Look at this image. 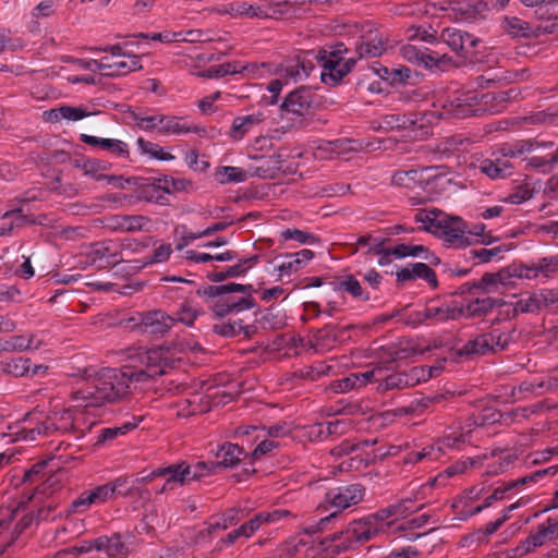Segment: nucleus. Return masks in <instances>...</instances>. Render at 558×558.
<instances>
[{
    "instance_id": "obj_1",
    "label": "nucleus",
    "mask_w": 558,
    "mask_h": 558,
    "mask_svg": "<svg viewBox=\"0 0 558 558\" xmlns=\"http://www.w3.org/2000/svg\"><path fill=\"white\" fill-rule=\"evenodd\" d=\"M84 387L73 395L76 407H100L131 393V373L109 367H88L82 373Z\"/></svg>"
},
{
    "instance_id": "obj_2",
    "label": "nucleus",
    "mask_w": 558,
    "mask_h": 558,
    "mask_svg": "<svg viewBox=\"0 0 558 558\" xmlns=\"http://www.w3.org/2000/svg\"><path fill=\"white\" fill-rule=\"evenodd\" d=\"M345 48L342 44L335 48L324 49L315 53L307 51L303 57H298L281 65L280 77L286 82L302 81L311 74L314 70V60L323 66L322 81L325 84L335 85L339 83L354 66L355 60L353 58H344Z\"/></svg>"
},
{
    "instance_id": "obj_3",
    "label": "nucleus",
    "mask_w": 558,
    "mask_h": 558,
    "mask_svg": "<svg viewBox=\"0 0 558 558\" xmlns=\"http://www.w3.org/2000/svg\"><path fill=\"white\" fill-rule=\"evenodd\" d=\"M478 97L474 92H456L440 105V108L434 106V109L425 112L420 118L410 121L408 136L423 140L427 137L432 130L430 124L434 120L446 118H466L477 111Z\"/></svg>"
},
{
    "instance_id": "obj_4",
    "label": "nucleus",
    "mask_w": 558,
    "mask_h": 558,
    "mask_svg": "<svg viewBox=\"0 0 558 558\" xmlns=\"http://www.w3.org/2000/svg\"><path fill=\"white\" fill-rule=\"evenodd\" d=\"M414 219L425 231L450 245L464 247L472 243L466 235V226L459 217H451L440 210L432 209L417 211Z\"/></svg>"
},
{
    "instance_id": "obj_5",
    "label": "nucleus",
    "mask_w": 558,
    "mask_h": 558,
    "mask_svg": "<svg viewBox=\"0 0 558 558\" xmlns=\"http://www.w3.org/2000/svg\"><path fill=\"white\" fill-rule=\"evenodd\" d=\"M213 10L235 17L281 19L288 13L289 2H219Z\"/></svg>"
},
{
    "instance_id": "obj_6",
    "label": "nucleus",
    "mask_w": 558,
    "mask_h": 558,
    "mask_svg": "<svg viewBox=\"0 0 558 558\" xmlns=\"http://www.w3.org/2000/svg\"><path fill=\"white\" fill-rule=\"evenodd\" d=\"M70 430H81L83 433L78 420L68 409L53 410L45 422L34 428H29L26 432L25 438L35 440L38 436H49L53 433H66Z\"/></svg>"
},
{
    "instance_id": "obj_7",
    "label": "nucleus",
    "mask_w": 558,
    "mask_h": 558,
    "mask_svg": "<svg viewBox=\"0 0 558 558\" xmlns=\"http://www.w3.org/2000/svg\"><path fill=\"white\" fill-rule=\"evenodd\" d=\"M124 245L126 244L111 240L94 244L87 253L85 262H81L82 268L95 267L104 269L120 264L124 260L120 250Z\"/></svg>"
},
{
    "instance_id": "obj_8",
    "label": "nucleus",
    "mask_w": 558,
    "mask_h": 558,
    "mask_svg": "<svg viewBox=\"0 0 558 558\" xmlns=\"http://www.w3.org/2000/svg\"><path fill=\"white\" fill-rule=\"evenodd\" d=\"M102 50L110 52V56L102 58V75L120 76L141 69L138 57L124 53L120 45L106 47Z\"/></svg>"
},
{
    "instance_id": "obj_9",
    "label": "nucleus",
    "mask_w": 558,
    "mask_h": 558,
    "mask_svg": "<svg viewBox=\"0 0 558 558\" xmlns=\"http://www.w3.org/2000/svg\"><path fill=\"white\" fill-rule=\"evenodd\" d=\"M364 497V488L360 484H351L330 489L325 497V501L335 512L320 519L319 523L323 524L336 517V513L342 511L351 506L357 505Z\"/></svg>"
},
{
    "instance_id": "obj_10",
    "label": "nucleus",
    "mask_w": 558,
    "mask_h": 558,
    "mask_svg": "<svg viewBox=\"0 0 558 558\" xmlns=\"http://www.w3.org/2000/svg\"><path fill=\"white\" fill-rule=\"evenodd\" d=\"M509 343L508 335L494 330L489 333L480 335L469 340L460 350L461 354H487L497 350H504Z\"/></svg>"
},
{
    "instance_id": "obj_11",
    "label": "nucleus",
    "mask_w": 558,
    "mask_h": 558,
    "mask_svg": "<svg viewBox=\"0 0 558 558\" xmlns=\"http://www.w3.org/2000/svg\"><path fill=\"white\" fill-rule=\"evenodd\" d=\"M252 288L247 293L234 295L235 292H226L211 304V310L217 317H225L229 314L240 313L253 308L255 302L251 296Z\"/></svg>"
},
{
    "instance_id": "obj_12",
    "label": "nucleus",
    "mask_w": 558,
    "mask_h": 558,
    "mask_svg": "<svg viewBox=\"0 0 558 558\" xmlns=\"http://www.w3.org/2000/svg\"><path fill=\"white\" fill-rule=\"evenodd\" d=\"M163 353L162 349L149 350L146 353L148 367L145 371L141 369L135 372L130 367L122 369L131 373V387L135 384L146 383L148 379L165 373L163 364H166V359L163 357Z\"/></svg>"
},
{
    "instance_id": "obj_13",
    "label": "nucleus",
    "mask_w": 558,
    "mask_h": 558,
    "mask_svg": "<svg viewBox=\"0 0 558 558\" xmlns=\"http://www.w3.org/2000/svg\"><path fill=\"white\" fill-rule=\"evenodd\" d=\"M462 315V310H459L449 304L430 305L418 311L412 315L413 324L420 325L426 322L432 324H439L450 319H457Z\"/></svg>"
},
{
    "instance_id": "obj_14",
    "label": "nucleus",
    "mask_w": 558,
    "mask_h": 558,
    "mask_svg": "<svg viewBox=\"0 0 558 558\" xmlns=\"http://www.w3.org/2000/svg\"><path fill=\"white\" fill-rule=\"evenodd\" d=\"M106 227L116 232H149L151 221L145 216H110L106 220Z\"/></svg>"
},
{
    "instance_id": "obj_15",
    "label": "nucleus",
    "mask_w": 558,
    "mask_h": 558,
    "mask_svg": "<svg viewBox=\"0 0 558 558\" xmlns=\"http://www.w3.org/2000/svg\"><path fill=\"white\" fill-rule=\"evenodd\" d=\"M469 433L470 429L460 433L451 432L446 434L436 447L435 445H432L430 447L424 448L421 451L411 452V456L417 457V460H423L427 457H429L432 460H437L446 451V449L456 448L459 447L460 444L465 442Z\"/></svg>"
},
{
    "instance_id": "obj_16",
    "label": "nucleus",
    "mask_w": 558,
    "mask_h": 558,
    "mask_svg": "<svg viewBox=\"0 0 558 558\" xmlns=\"http://www.w3.org/2000/svg\"><path fill=\"white\" fill-rule=\"evenodd\" d=\"M186 473L187 464L182 462L179 464H172L168 468L157 469L149 474L147 480H151L153 477L156 476L166 477V482L159 490V493H165L167 490L174 489L178 485L182 486L189 484L191 481L190 476Z\"/></svg>"
},
{
    "instance_id": "obj_17",
    "label": "nucleus",
    "mask_w": 558,
    "mask_h": 558,
    "mask_svg": "<svg viewBox=\"0 0 558 558\" xmlns=\"http://www.w3.org/2000/svg\"><path fill=\"white\" fill-rule=\"evenodd\" d=\"M345 533L348 538H354L360 543L368 542L380 534H385L376 519H373L372 515L354 521L350 524Z\"/></svg>"
},
{
    "instance_id": "obj_18",
    "label": "nucleus",
    "mask_w": 558,
    "mask_h": 558,
    "mask_svg": "<svg viewBox=\"0 0 558 558\" xmlns=\"http://www.w3.org/2000/svg\"><path fill=\"white\" fill-rule=\"evenodd\" d=\"M311 94L305 89H296L290 93L281 105L282 117L289 114L298 119L305 116L311 106Z\"/></svg>"
},
{
    "instance_id": "obj_19",
    "label": "nucleus",
    "mask_w": 558,
    "mask_h": 558,
    "mask_svg": "<svg viewBox=\"0 0 558 558\" xmlns=\"http://www.w3.org/2000/svg\"><path fill=\"white\" fill-rule=\"evenodd\" d=\"M175 319L162 311L146 313L141 319V327L145 332L163 335L174 325Z\"/></svg>"
},
{
    "instance_id": "obj_20",
    "label": "nucleus",
    "mask_w": 558,
    "mask_h": 558,
    "mask_svg": "<svg viewBox=\"0 0 558 558\" xmlns=\"http://www.w3.org/2000/svg\"><path fill=\"white\" fill-rule=\"evenodd\" d=\"M314 257V253L311 250H301L296 253L288 254L278 264L277 270L280 277L291 276L303 269Z\"/></svg>"
},
{
    "instance_id": "obj_21",
    "label": "nucleus",
    "mask_w": 558,
    "mask_h": 558,
    "mask_svg": "<svg viewBox=\"0 0 558 558\" xmlns=\"http://www.w3.org/2000/svg\"><path fill=\"white\" fill-rule=\"evenodd\" d=\"M408 500L390 505L375 514L373 519H376L380 529L386 533L387 530L398 520L407 517L411 510L407 507Z\"/></svg>"
},
{
    "instance_id": "obj_22",
    "label": "nucleus",
    "mask_w": 558,
    "mask_h": 558,
    "mask_svg": "<svg viewBox=\"0 0 558 558\" xmlns=\"http://www.w3.org/2000/svg\"><path fill=\"white\" fill-rule=\"evenodd\" d=\"M396 276L398 281L415 280L420 278L425 280L432 287L437 286V279L434 270L424 263L410 264L397 271Z\"/></svg>"
},
{
    "instance_id": "obj_23",
    "label": "nucleus",
    "mask_w": 558,
    "mask_h": 558,
    "mask_svg": "<svg viewBox=\"0 0 558 558\" xmlns=\"http://www.w3.org/2000/svg\"><path fill=\"white\" fill-rule=\"evenodd\" d=\"M81 141L93 147H99L102 150L110 151L118 157H128L129 148L128 145L116 138H102L93 135L82 134Z\"/></svg>"
},
{
    "instance_id": "obj_24",
    "label": "nucleus",
    "mask_w": 558,
    "mask_h": 558,
    "mask_svg": "<svg viewBox=\"0 0 558 558\" xmlns=\"http://www.w3.org/2000/svg\"><path fill=\"white\" fill-rule=\"evenodd\" d=\"M96 551L99 554L97 558H125L128 555L126 547L118 536L97 538Z\"/></svg>"
},
{
    "instance_id": "obj_25",
    "label": "nucleus",
    "mask_w": 558,
    "mask_h": 558,
    "mask_svg": "<svg viewBox=\"0 0 558 558\" xmlns=\"http://www.w3.org/2000/svg\"><path fill=\"white\" fill-rule=\"evenodd\" d=\"M440 40L457 52L464 50L468 46L474 47L477 41L470 34L457 28H445L440 34Z\"/></svg>"
},
{
    "instance_id": "obj_26",
    "label": "nucleus",
    "mask_w": 558,
    "mask_h": 558,
    "mask_svg": "<svg viewBox=\"0 0 558 558\" xmlns=\"http://www.w3.org/2000/svg\"><path fill=\"white\" fill-rule=\"evenodd\" d=\"M265 120L263 112L238 117L233 120L230 135L232 138L242 140L248 132L259 125Z\"/></svg>"
},
{
    "instance_id": "obj_27",
    "label": "nucleus",
    "mask_w": 558,
    "mask_h": 558,
    "mask_svg": "<svg viewBox=\"0 0 558 558\" xmlns=\"http://www.w3.org/2000/svg\"><path fill=\"white\" fill-rule=\"evenodd\" d=\"M20 515V508L1 507L0 508V539L11 544L16 539L14 532V521Z\"/></svg>"
},
{
    "instance_id": "obj_28",
    "label": "nucleus",
    "mask_w": 558,
    "mask_h": 558,
    "mask_svg": "<svg viewBox=\"0 0 558 558\" xmlns=\"http://www.w3.org/2000/svg\"><path fill=\"white\" fill-rule=\"evenodd\" d=\"M481 172L493 180L504 179L511 174L512 165L508 159L496 158L495 160L485 159L480 163Z\"/></svg>"
},
{
    "instance_id": "obj_29",
    "label": "nucleus",
    "mask_w": 558,
    "mask_h": 558,
    "mask_svg": "<svg viewBox=\"0 0 558 558\" xmlns=\"http://www.w3.org/2000/svg\"><path fill=\"white\" fill-rule=\"evenodd\" d=\"M452 11L458 13V19L464 21H476L484 19L487 11V2H453Z\"/></svg>"
},
{
    "instance_id": "obj_30",
    "label": "nucleus",
    "mask_w": 558,
    "mask_h": 558,
    "mask_svg": "<svg viewBox=\"0 0 558 558\" xmlns=\"http://www.w3.org/2000/svg\"><path fill=\"white\" fill-rule=\"evenodd\" d=\"M196 132H198V128L189 124L183 118L163 114L160 134L183 135Z\"/></svg>"
},
{
    "instance_id": "obj_31",
    "label": "nucleus",
    "mask_w": 558,
    "mask_h": 558,
    "mask_svg": "<svg viewBox=\"0 0 558 558\" xmlns=\"http://www.w3.org/2000/svg\"><path fill=\"white\" fill-rule=\"evenodd\" d=\"M216 457L218 459L217 468H233L245 457V453L238 445L229 442L220 447Z\"/></svg>"
},
{
    "instance_id": "obj_32",
    "label": "nucleus",
    "mask_w": 558,
    "mask_h": 558,
    "mask_svg": "<svg viewBox=\"0 0 558 558\" xmlns=\"http://www.w3.org/2000/svg\"><path fill=\"white\" fill-rule=\"evenodd\" d=\"M250 289H251V286H244V284H240V283L230 282V283L221 284V286H209L203 290H198L197 293L208 300H214V302H215L222 294H226V292L247 293Z\"/></svg>"
},
{
    "instance_id": "obj_33",
    "label": "nucleus",
    "mask_w": 558,
    "mask_h": 558,
    "mask_svg": "<svg viewBox=\"0 0 558 558\" xmlns=\"http://www.w3.org/2000/svg\"><path fill=\"white\" fill-rule=\"evenodd\" d=\"M215 179L220 184L241 183L247 179V172L240 167L220 166L215 170Z\"/></svg>"
},
{
    "instance_id": "obj_34",
    "label": "nucleus",
    "mask_w": 558,
    "mask_h": 558,
    "mask_svg": "<svg viewBox=\"0 0 558 558\" xmlns=\"http://www.w3.org/2000/svg\"><path fill=\"white\" fill-rule=\"evenodd\" d=\"M385 253H386V255L392 254L396 256V258H404L408 256H412V257H423V258L432 262V259L427 256V248L424 245H420V244L401 243L391 248H387L385 251Z\"/></svg>"
},
{
    "instance_id": "obj_35",
    "label": "nucleus",
    "mask_w": 558,
    "mask_h": 558,
    "mask_svg": "<svg viewBox=\"0 0 558 558\" xmlns=\"http://www.w3.org/2000/svg\"><path fill=\"white\" fill-rule=\"evenodd\" d=\"M504 301L501 299H492V298H483L475 299L468 303V305L462 310V315L466 314L469 316H480L482 314L487 313L495 306H502Z\"/></svg>"
},
{
    "instance_id": "obj_36",
    "label": "nucleus",
    "mask_w": 558,
    "mask_h": 558,
    "mask_svg": "<svg viewBox=\"0 0 558 558\" xmlns=\"http://www.w3.org/2000/svg\"><path fill=\"white\" fill-rule=\"evenodd\" d=\"M256 432L255 439H260L263 437L268 436L267 439H275L277 440L280 437L287 436L290 434V428L286 423L276 424L274 426L268 427L267 429H258L257 427H246V428H240L239 433L243 435H248L250 432Z\"/></svg>"
},
{
    "instance_id": "obj_37",
    "label": "nucleus",
    "mask_w": 558,
    "mask_h": 558,
    "mask_svg": "<svg viewBox=\"0 0 558 558\" xmlns=\"http://www.w3.org/2000/svg\"><path fill=\"white\" fill-rule=\"evenodd\" d=\"M136 145L141 149L142 154H145L153 159L161 161H171L175 159V157L171 153L165 150L158 144L145 141L142 137L137 138Z\"/></svg>"
},
{
    "instance_id": "obj_38",
    "label": "nucleus",
    "mask_w": 558,
    "mask_h": 558,
    "mask_svg": "<svg viewBox=\"0 0 558 558\" xmlns=\"http://www.w3.org/2000/svg\"><path fill=\"white\" fill-rule=\"evenodd\" d=\"M386 50V44L381 36L377 34L371 37L368 41H363L359 47L357 51L360 57H379Z\"/></svg>"
},
{
    "instance_id": "obj_39",
    "label": "nucleus",
    "mask_w": 558,
    "mask_h": 558,
    "mask_svg": "<svg viewBox=\"0 0 558 558\" xmlns=\"http://www.w3.org/2000/svg\"><path fill=\"white\" fill-rule=\"evenodd\" d=\"M124 481L121 478L116 480L114 482L107 483L100 486H97L92 489L94 494V498L97 505H101L109 499L113 498L116 492L119 487L123 485Z\"/></svg>"
},
{
    "instance_id": "obj_40",
    "label": "nucleus",
    "mask_w": 558,
    "mask_h": 558,
    "mask_svg": "<svg viewBox=\"0 0 558 558\" xmlns=\"http://www.w3.org/2000/svg\"><path fill=\"white\" fill-rule=\"evenodd\" d=\"M135 124L143 131L146 132H158L160 133L163 114H136L134 117Z\"/></svg>"
},
{
    "instance_id": "obj_41",
    "label": "nucleus",
    "mask_w": 558,
    "mask_h": 558,
    "mask_svg": "<svg viewBox=\"0 0 558 558\" xmlns=\"http://www.w3.org/2000/svg\"><path fill=\"white\" fill-rule=\"evenodd\" d=\"M202 314V310L192 302H183L178 312L175 322L192 326L195 319Z\"/></svg>"
},
{
    "instance_id": "obj_42",
    "label": "nucleus",
    "mask_w": 558,
    "mask_h": 558,
    "mask_svg": "<svg viewBox=\"0 0 558 558\" xmlns=\"http://www.w3.org/2000/svg\"><path fill=\"white\" fill-rule=\"evenodd\" d=\"M439 373L438 367H427V366H417L411 368L409 372H407V377L409 380V386H415L420 383L427 381L430 379L435 374Z\"/></svg>"
},
{
    "instance_id": "obj_43",
    "label": "nucleus",
    "mask_w": 558,
    "mask_h": 558,
    "mask_svg": "<svg viewBox=\"0 0 558 558\" xmlns=\"http://www.w3.org/2000/svg\"><path fill=\"white\" fill-rule=\"evenodd\" d=\"M519 485V482H515V481H512V482H509L507 485H505L504 487H497L494 489V492L487 496L483 502V505L481 506H477L476 508H474V510H472V514H476V513H480L483 509L485 508H488L490 506L494 505V502L498 501V500H501L505 496V494L517 487Z\"/></svg>"
},
{
    "instance_id": "obj_44",
    "label": "nucleus",
    "mask_w": 558,
    "mask_h": 558,
    "mask_svg": "<svg viewBox=\"0 0 558 558\" xmlns=\"http://www.w3.org/2000/svg\"><path fill=\"white\" fill-rule=\"evenodd\" d=\"M420 179V171L415 169L396 171L392 174V183L398 186L413 187Z\"/></svg>"
},
{
    "instance_id": "obj_45",
    "label": "nucleus",
    "mask_w": 558,
    "mask_h": 558,
    "mask_svg": "<svg viewBox=\"0 0 558 558\" xmlns=\"http://www.w3.org/2000/svg\"><path fill=\"white\" fill-rule=\"evenodd\" d=\"M383 377V367L376 366L373 369L363 373H352L353 385L362 388L372 381H379Z\"/></svg>"
},
{
    "instance_id": "obj_46",
    "label": "nucleus",
    "mask_w": 558,
    "mask_h": 558,
    "mask_svg": "<svg viewBox=\"0 0 558 558\" xmlns=\"http://www.w3.org/2000/svg\"><path fill=\"white\" fill-rule=\"evenodd\" d=\"M409 386L407 373H397L387 376L379 385L378 390L402 389Z\"/></svg>"
},
{
    "instance_id": "obj_47",
    "label": "nucleus",
    "mask_w": 558,
    "mask_h": 558,
    "mask_svg": "<svg viewBox=\"0 0 558 558\" xmlns=\"http://www.w3.org/2000/svg\"><path fill=\"white\" fill-rule=\"evenodd\" d=\"M336 290L345 291L357 299H368V296L363 295V290L360 282L352 276L336 282Z\"/></svg>"
},
{
    "instance_id": "obj_48",
    "label": "nucleus",
    "mask_w": 558,
    "mask_h": 558,
    "mask_svg": "<svg viewBox=\"0 0 558 558\" xmlns=\"http://www.w3.org/2000/svg\"><path fill=\"white\" fill-rule=\"evenodd\" d=\"M534 144L531 142H518L510 145H505L501 148L502 158H518L523 156L525 153H529L533 149Z\"/></svg>"
},
{
    "instance_id": "obj_49",
    "label": "nucleus",
    "mask_w": 558,
    "mask_h": 558,
    "mask_svg": "<svg viewBox=\"0 0 558 558\" xmlns=\"http://www.w3.org/2000/svg\"><path fill=\"white\" fill-rule=\"evenodd\" d=\"M216 463L197 462L194 465L187 464V475L190 481H197L204 476L213 474L216 470Z\"/></svg>"
},
{
    "instance_id": "obj_50",
    "label": "nucleus",
    "mask_w": 558,
    "mask_h": 558,
    "mask_svg": "<svg viewBox=\"0 0 558 558\" xmlns=\"http://www.w3.org/2000/svg\"><path fill=\"white\" fill-rule=\"evenodd\" d=\"M4 369L16 377L29 375L31 361L28 359L23 357L13 359L5 364Z\"/></svg>"
},
{
    "instance_id": "obj_51",
    "label": "nucleus",
    "mask_w": 558,
    "mask_h": 558,
    "mask_svg": "<svg viewBox=\"0 0 558 558\" xmlns=\"http://www.w3.org/2000/svg\"><path fill=\"white\" fill-rule=\"evenodd\" d=\"M332 149L336 157H344L351 151H356L361 148V144L349 138H339L331 141Z\"/></svg>"
},
{
    "instance_id": "obj_52",
    "label": "nucleus",
    "mask_w": 558,
    "mask_h": 558,
    "mask_svg": "<svg viewBox=\"0 0 558 558\" xmlns=\"http://www.w3.org/2000/svg\"><path fill=\"white\" fill-rule=\"evenodd\" d=\"M259 444L256 446V448L251 453V458L253 460H259L263 457L271 453L275 449L279 447V441L275 439H267L266 437H263L259 439Z\"/></svg>"
},
{
    "instance_id": "obj_53",
    "label": "nucleus",
    "mask_w": 558,
    "mask_h": 558,
    "mask_svg": "<svg viewBox=\"0 0 558 558\" xmlns=\"http://www.w3.org/2000/svg\"><path fill=\"white\" fill-rule=\"evenodd\" d=\"M227 75L238 74V73H246L247 76H254L259 71V66L255 63L244 64L240 61H233L225 63Z\"/></svg>"
},
{
    "instance_id": "obj_54",
    "label": "nucleus",
    "mask_w": 558,
    "mask_h": 558,
    "mask_svg": "<svg viewBox=\"0 0 558 558\" xmlns=\"http://www.w3.org/2000/svg\"><path fill=\"white\" fill-rule=\"evenodd\" d=\"M281 236L284 240H294L301 244H313L316 242V238L313 234L299 229H286L281 232Z\"/></svg>"
},
{
    "instance_id": "obj_55",
    "label": "nucleus",
    "mask_w": 558,
    "mask_h": 558,
    "mask_svg": "<svg viewBox=\"0 0 558 558\" xmlns=\"http://www.w3.org/2000/svg\"><path fill=\"white\" fill-rule=\"evenodd\" d=\"M407 38L409 40H422L426 43H433L435 40V36L429 32L428 28H424L421 26H411L407 29Z\"/></svg>"
},
{
    "instance_id": "obj_56",
    "label": "nucleus",
    "mask_w": 558,
    "mask_h": 558,
    "mask_svg": "<svg viewBox=\"0 0 558 558\" xmlns=\"http://www.w3.org/2000/svg\"><path fill=\"white\" fill-rule=\"evenodd\" d=\"M258 259L257 255H253L248 258L241 260L239 264L229 267L226 271L228 277H238L243 275L247 269L253 267Z\"/></svg>"
},
{
    "instance_id": "obj_57",
    "label": "nucleus",
    "mask_w": 558,
    "mask_h": 558,
    "mask_svg": "<svg viewBox=\"0 0 558 558\" xmlns=\"http://www.w3.org/2000/svg\"><path fill=\"white\" fill-rule=\"evenodd\" d=\"M504 28L513 36H524L529 29L527 24L517 17H506Z\"/></svg>"
},
{
    "instance_id": "obj_58",
    "label": "nucleus",
    "mask_w": 558,
    "mask_h": 558,
    "mask_svg": "<svg viewBox=\"0 0 558 558\" xmlns=\"http://www.w3.org/2000/svg\"><path fill=\"white\" fill-rule=\"evenodd\" d=\"M63 114V119L68 121H78L84 118H87L92 114L90 111L87 110V108L78 106V107H71V106H63V110L61 112Z\"/></svg>"
},
{
    "instance_id": "obj_59",
    "label": "nucleus",
    "mask_w": 558,
    "mask_h": 558,
    "mask_svg": "<svg viewBox=\"0 0 558 558\" xmlns=\"http://www.w3.org/2000/svg\"><path fill=\"white\" fill-rule=\"evenodd\" d=\"M5 351H28L29 340L26 339V335H19L11 337L3 344Z\"/></svg>"
},
{
    "instance_id": "obj_60",
    "label": "nucleus",
    "mask_w": 558,
    "mask_h": 558,
    "mask_svg": "<svg viewBox=\"0 0 558 558\" xmlns=\"http://www.w3.org/2000/svg\"><path fill=\"white\" fill-rule=\"evenodd\" d=\"M521 505V501H518L515 504H512L510 505L509 507H507L505 510H504V513L501 517H499L498 519H496L495 521L493 522H489L485 525L484 527V531L487 535H490L493 533H495L509 518V513L517 509L519 506Z\"/></svg>"
},
{
    "instance_id": "obj_61",
    "label": "nucleus",
    "mask_w": 558,
    "mask_h": 558,
    "mask_svg": "<svg viewBox=\"0 0 558 558\" xmlns=\"http://www.w3.org/2000/svg\"><path fill=\"white\" fill-rule=\"evenodd\" d=\"M515 279H536L539 276L537 263L532 265H513Z\"/></svg>"
},
{
    "instance_id": "obj_62",
    "label": "nucleus",
    "mask_w": 558,
    "mask_h": 558,
    "mask_svg": "<svg viewBox=\"0 0 558 558\" xmlns=\"http://www.w3.org/2000/svg\"><path fill=\"white\" fill-rule=\"evenodd\" d=\"M537 269L539 271V276H543L545 278H549L558 272V265L556 257H546L541 259L537 263Z\"/></svg>"
},
{
    "instance_id": "obj_63",
    "label": "nucleus",
    "mask_w": 558,
    "mask_h": 558,
    "mask_svg": "<svg viewBox=\"0 0 558 558\" xmlns=\"http://www.w3.org/2000/svg\"><path fill=\"white\" fill-rule=\"evenodd\" d=\"M538 530L548 542L556 539L558 537V518L549 517L545 524L538 526Z\"/></svg>"
},
{
    "instance_id": "obj_64",
    "label": "nucleus",
    "mask_w": 558,
    "mask_h": 558,
    "mask_svg": "<svg viewBox=\"0 0 558 558\" xmlns=\"http://www.w3.org/2000/svg\"><path fill=\"white\" fill-rule=\"evenodd\" d=\"M538 530L548 542L556 539L558 537V518L549 517L545 524L538 526Z\"/></svg>"
}]
</instances>
